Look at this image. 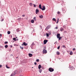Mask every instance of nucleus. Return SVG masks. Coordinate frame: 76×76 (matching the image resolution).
I'll return each mask as SVG.
<instances>
[{"mask_svg": "<svg viewBox=\"0 0 76 76\" xmlns=\"http://www.w3.org/2000/svg\"><path fill=\"white\" fill-rule=\"evenodd\" d=\"M49 71L50 72H53L54 70V68H49Z\"/></svg>", "mask_w": 76, "mask_h": 76, "instance_id": "f257e3e1", "label": "nucleus"}, {"mask_svg": "<svg viewBox=\"0 0 76 76\" xmlns=\"http://www.w3.org/2000/svg\"><path fill=\"white\" fill-rule=\"evenodd\" d=\"M63 13H65L66 12V8H64L62 10Z\"/></svg>", "mask_w": 76, "mask_h": 76, "instance_id": "f03ea898", "label": "nucleus"}, {"mask_svg": "<svg viewBox=\"0 0 76 76\" xmlns=\"http://www.w3.org/2000/svg\"><path fill=\"white\" fill-rule=\"evenodd\" d=\"M21 45H25V46H26L28 45V43H26L25 42H24L23 43V44Z\"/></svg>", "mask_w": 76, "mask_h": 76, "instance_id": "7ed1b4c3", "label": "nucleus"}, {"mask_svg": "<svg viewBox=\"0 0 76 76\" xmlns=\"http://www.w3.org/2000/svg\"><path fill=\"white\" fill-rule=\"evenodd\" d=\"M43 52L44 54H46V53H47V50H46L45 49H43Z\"/></svg>", "mask_w": 76, "mask_h": 76, "instance_id": "20e7f679", "label": "nucleus"}, {"mask_svg": "<svg viewBox=\"0 0 76 76\" xmlns=\"http://www.w3.org/2000/svg\"><path fill=\"white\" fill-rule=\"evenodd\" d=\"M16 72H13L12 74L10 76H14V75H16Z\"/></svg>", "mask_w": 76, "mask_h": 76, "instance_id": "39448f33", "label": "nucleus"}, {"mask_svg": "<svg viewBox=\"0 0 76 76\" xmlns=\"http://www.w3.org/2000/svg\"><path fill=\"white\" fill-rule=\"evenodd\" d=\"M42 9H41L42 10H45V7L44 6H42Z\"/></svg>", "mask_w": 76, "mask_h": 76, "instance_id": "423d86ee", "label": "nucleus"}, {"mask_svg": "<svg viewBox=\"0 0 76 76\" xmlns=\"http://www.w3.org/2000/svg\"><path fill=\"white\" fill-rule=\"evenodd\" d=\"M44 44H46L47 42H48V40H45L44 41Z\"/></svg>", "mask_w": 76, "mask_h": 76, "instance_id": "0eeeda50", "label": "nucleus"}, {"mask_svg": "<svg viewBox=\"0 0 76 76\" xmlns=\"http://www.w3.org/2000/svg\"><path fill=\"white\" fill-rule=\"evenodd\" d=\"M56 37H57V38H58L60 37V34H57V35L56 36Z\"/></svg>", "mask_w": 76, "mask_h": 76, "instance_id": "6e6552de", "label": "nucleus"}, {"mask_svg": "<svg viewBox=\"0 0 76 76\" xmlns=\"http://www.w3.org/2000/svg\"><path fill=\"white\" fill-rule=\"evenodd\" d=\"M36 14H38L39 12V10L38 9H36Z\"/></svg>", "mask_w": 76, "mask_h": 76, "instance_id": "1a4fd4ad", "label": "nucleus"}, {"mask_svg": "<svg viewBox=\"0 0 76 76\" xmlns=\"http://www.w3.org/2000/svg\"><path fill=\"white\" fill-rule=\"evenodd\" d=\"M28 56L30 57H32V54H31V53H29L28 54Z\"/></svg>", "mask_w": 76, "mask_h": 76, "instance_id": "9d476101", "label": "nucleus"}, {"mask_svg": "<svg viewBox=\"0 0 76 76\" xmlns=\"http://www.w3.org/2000/svg\"><path fill=\"white\" fill-rule=\"evenodd\" d=\"M39 7L40 9H42V7H41V4H40L39 5Z\"/></svg>", "mask_w": 76, "mask_h": 76, "instance_id": "9b49d317", "label": "nucleus"}, {"mask_svg": "<svg viewBox=\"0 0 76 76\" xmlns=\"http://www.w3.org/2000/svg\"><path fill=\"white\" fill-rule=\"evenodd\" d=\"M39 18L41 19H42V18H43V15H39Z\"/></svg>", "mask_w": 76, "mask_h": 76, "instance_id": "f8f14e48", "label": "nucleus"}, {"mask_svg": "<svg viewBox=\"0 0 76 76\" xmlns=\"http://www.w3.org/2000/svg\"><path fill=\"white\" fill-rule=\"evenodd\" d=\"M23 45H21V46H20V48H21V49H23Z\"/></svg>", "mask_w": 76, "mask_h": 76, "instance_id": "ddd939ff", "label": "nucleus"}, {"mask_svg": "<svg viewBox=\"0 0 76 76\" xmlns=\"http://www.w3.org/2000/svg\"><path fill=\"white\" fill-rule=\"evenodd\" d=\"M41 65H39V66H38V69H41Z\"/></svg>", "mask_w": 76, "mask_h": 76, "instance_id": "4468645a", "label": "nucleus"}, {"mask_svg": "<svg viewBox=\"0 0 76 76\" xmlns=\"http://www.w3.org/2000/svg\"><path fill=\"white\" fill-rule=\"evenodd\" d=\"M58 38H59L58 41H60V40L61 39V38H62V37H59Z\"/></svg>", "mask_w": 76, "mask_h": 76, "instance_id": "2eb2a0df", "label": "nucleus"}, {"mask_svg": "<svg viewBox=\"0 0 76 76\" xmlns=\"http://www.w3.org/2000/svg\"><path fill=\"white\" fill-rule=\"evenodd\" d=\"M71 70H75V68L74 67H72L71 68Z\"/></svg>", "mask_w": 76, "mask_h": 76, "instance_id": "dca6fc26", "label": "nucleus"}, {"mask_svg": "<svg viewBox=\"0 0 76 76\" xmlns=\"http://www.w3.org/2000/svg\"><path fill=\"white\" fill-rule=\"evenodd\" d=\"M70 55H72L73 54V52L72 51H70L69 53Z\"/></svg>", "mask_w": 76, "mask_h": 76, "instance_id": "f3484780", "label": "nucleus"}, {"mask_svg": "<svg viewBox=\"0 0 76 76\" xmlns=\"http://www.w3.org/2000/svg\"><path fill=\"white\" fill-rule=\"evenodd\" d=\"M53 20H54V21H55V22H56L57 21L55 18H53Z\"/></svg>", "mask_w": 76, "mask_h": 76, "instance_id": "a211bd4d", "label": "nucleus"}, {"mask_svg": "<svg viewBox=\"0 0 76 76\" xmlns=\"http://www.w3.org/2000/svg\"><path fill=\"white\" fill-rule=\"evenodd\" d=\"M61 31H63V28L61 27L60 28Z\"/></svg>", "mask_w": 76, "mask_h": 76, "instance_id": "6ab92c4d", "label": "nucleus"}, {"mask_svg": "<svg viewBox=\"0 0 76 76\" xmlns=\"http://www.w3.org/2000/svg\"><path fill=\"white\" fill-rule=\"evenodd\" d=\"M31 23H34V20H32L31 21Z\"/></svg>", "mask_w": 76, "mask_h": 76, "instance_id": "aec40b11", "label": "nucleus"}, {"mask_svg": "<svg viewBox=\"0 0 76 76\" xmlns=\"http://www.w3.org/2000/svg\"><path fill=\"white\" fill-rule=\"evenodd\" d=\"M57 55H59V54H60V52H57Z\"/></svg>", "mask_w": 76, "mask_h": 76, "instance_id": "412c9836", "label": "nucleus"}, {"mask_svg": "<svg viewBox=\"0 0 76 76\" xmlns=\"http://www.w3.org/2000/svg\"><path fill=\"white\" fill-rule=\"evenodd\" d=\"M33 19L34 20H36V17H35Z\"/></svg>", "mask_w": 76, "mask_h": 76, "instance_id": "4be33fe9", "label": "nucleus"}, {"mask_svg": "<svg viewBox=\"0 0 76 76\" xmlns=\"http://www.w3.org/2000/svg\"><path fill=\"white\" fill-rule=\"evenodd\" d=\"M29 4L30 6H32V3H29Z\"/></svg>", "mask_w": 76, "mask_h": 76, "instance_id": "5701e85b", "label": "nucleus"}, {"mask_svg": "<svg viewBox=\"0 0 76 76\" xmlns=\"http://www.w3.org/2000/svg\"><path fill=\"white\" fill-rule=\"evenodd\" d=\"M17 32H19V28H17L16 30Z\"/></svg>", "mask_w": 76, "mask_h": 76, "instance_id": "b1692460", "label": "nucleus"}, {"mask_svg": "<svg viewBox=\"0 0 76 76\" xmlns=\"http://www.w3.org/2000/svg\"><path fill=\"white\" fill-rule=\"evenodd\" d=\"M5 48H7L8 47V45H5Z\"/></svg>", "mask_w": 76, "mask_h": 76, "instance_id": "393cba45", "label": "nucleus"}, {"mask_svg": "<svg viewBox=\"0 0 76 76\" xmlns=\"http://www.w3.org/2000/svg\"><path fill=\"white\" fill-rule=\"evenodd\" d=\"M62 47L63 48H66V46H65V45H62Z\"/></svg>", "mask_w": 76, "mask_h": 76, "instance_id": "a878e982", "label": "nucleus"}, {"mask_svg": "<svg viewBox=\"0 0 76 76\" xmlns=\"http://www.w3.org/2000/svg\"><path fill=\"white\" fill-rule=\"evenodd\" d=\"M7 34H10V31H8Z\"/></svg>", "mask_w": 76, "mask_h": 76, "instance_id": "bb28decb", "label": "nucleus"}, {"mask_svg": "<svg viewBox=\"0 0 76 76\" xmlns=\"http://www.w3.org/2000/svg\"><path fill=\"white\" fill-rule=\"evenodd\" d=\"M35 45V44L34 42L32 43V44H31V46H32L33 45Z\"/></svg>", "mask_w": 76, "mask_h": 76, "instance_id": "cd10ccee", "label": "nucleus"}, {"mask_svg": "<svg viewBox=\"0 0 76 76\" xmlns=\"http://www.w3.org/2000/svg\"><path fill=\"white\" fill-rule=\"evenodd\" d=\"M6 67H7V69H10V67H8V66H7V65H6Z\"/></svg>", "mask_w": 76, "mask_h": 76, "instance_id": "c85d7f7f", "label": "nucleus"}, {"mask_svg": "<svg viewBox=\"0 0 76 76\" xmlns=\"http://www.w3.org/2000/svg\"><path fill=\"white\" fill-rule=\"evenodd\" d=\"M13 40H15V41H16L17 40H16V38H13Z\"/></svg>", "mask_w": 76, "mask_h": 76, "instance_id": "c756f323", "label": "nucleus"}, {"mask_svg": "<svg viewBox=\"0 0 76 76\" xmlns=\"http://www.w3.org/2000/svg\"><path fill=\"white\" fill-rule=\"evenodd\" d=\"M39 72H40V73H41L42 72V70L41 69H40L39 70Z\"/></svg>", "mask_w": 76, "mask_h": 76, "instance_id": "7c9ffc66", "label": "nucleus"}, {"mask_svg": "<svg viewBox=\"0 0 76 76\" xmlns=\"http://www.w3.org/2000/svg\"><path fill=\"white\" fill-rule=\"evenodd\" d=\"M60 45L59 46V47H58L57 48V49H58V50H59V49H60Z\"/></svg>", "mask_w": 76, "mask_h": 76, "instance_id": "2f4dec72", "label": "nucleus"}, {"mask_svg": "<svg viewBox=\"0 0 76 76\" xmlns=\"http://www.w3.org/2000/svg\"><path fill=\"white\" fill-rule=\"evenodd\" d=\"M46 35L47 37H49V34H46Z\"/></svg>", "mask_w": 76, "mask_h": 76, "instance_id": "473e14b6", "label": "nucleus"}, {"mask_svg": "<svg viewBox=\"0 0 76 76\" xmlns=\"http://www.w3.org/2000/svg\"><path fill=\"white\" fill-rule=\"evenodd\" d=\"M14 46H18V45H16V44H15L14 45Z\"/></svg>", "mask_w": 76, "mask_h": 76, "instance_id": "72a5a7b5", "label": "nucleus"}, {"mask_svg": "<svg viewBox=\"0 0 76 76\" xmlns=\"http://www.w3.org/2000/svg\"><path fill=\"white\" fill-rule=\"evenodd\" d=\"M34 5V7H36V5L35 4H33Z\"/></svg>", "mask_w": 76, "mask_h": 76, "instance_id": "f704fd0d", "label": "nucleus"}, {"mask_svg": "<svg viewBox=\"0 0 76 76\" xmlns=\"http://www.w3.org/2000/svg\"><path fill=\"white\" fill-rule=\"evenodd\" d=\"M64 34H65L66 33H67V31H64Z\"/></svg>", "mask_w": 76, "mask_h": 76, "instance_id": "c9c22d12", "label": "nucleus"}, {"mask_svg": "<svg viewBox=\"0 0 76 76\" xmlns=\"http://www.w3.org/2000/svg\"><path fill=\"white\" fill-rule=\"evenodd\" d=\"M4 43H5V44H7V43H8V42H4Z\"/></svg>", "mask_w": 76, "mask_h": 76, "instance_id": "e433bc0d", "label": "nucleus"}, {"mask_svg": "<svg viewBox=\"0 0 76 76\" xmlns=\"http://www.w3.org/2000/svg\"><path fill=\"white\" fill-rule=\"evenodd\" d=\"M57 13L58 14H60V12L59 11H58V12Z\"/></svg>", "mask_w": 76, "mask_h": 76, "instance_id": "4c0bfd02", "label": "nucleus"}, {"mask_svg": "<svg viewBox=\"0 0 76 76\" xmlns=\"http://www.w3.org/2000/svg\"><path fill=\"white\" fill-rule=\"evenodd\" d=\"M37 61V62L39 61V59H37V60H36Z\"/></svg>", "mask_w": 76, "mask_h": 76, "instance_id": "58836bf2", "label": "nucleus"}, {"mask_svg": "<svg viewBox=\"0 0 76 76\" xmlns=\"http://www.w3.org/2000/svg\"><path fill=\"white\" fill-rule=\"evenodd\" d=\"M4 20V19H2L1 20V22H3V21Z\"/></svg>", "mask_w": 76, "mask_h": 76, "instance_id": "ea45409f", "label": "nucleus"}, {"mask_svg": "<svg viewBox=\"0 0 76 76\" xmlns=\"http://www.w3.org/2000/svg\"><path fill=\"white\" fill-rule=\"evenodd\" d=\"M55 29H58V27H56L55 28Z\"/></svg>", "mask_w": 76, "mask_h": 76, "instance_id": "a19ab883", "label": "nucleus"}, {"mask_svg": "<svg viewBox=\"0 0 76 76\" xmlns=\"http://www.w3.org/2000/svg\"><path fill=\"white\" fill-rule=\"evenodd\" d=\"M21 19V18H19L18 19V20H19Z\"/></svg>", "mask_w": 76, "mask_h": 76, "instance_id": "79ce46f5", "label": "nucleus"}, {"mask_svg": "<svg viewBox=\"0 0 76 76\" xmlns=\"http://www.w3.org/2000/svg\"><path fill=\"white\" fill-rule=\"evenodd\" d=\"M75 48H74L73 49V51H75Z\"/></svg>", "mask_w": 76, "mask_h": 76, "instance_id": "37998d69", "label": "nucleus"}, {"mask_svg": "<svg viewBox=\"0 0 76 76\" xmlns=\"http://www.w3.org/2000/svg\"><path fill=\"white\" fill-rule=\"evenodd\" d=\"M34 64H35V65H37V63L34 62Z\"/></svg>", "mask_w": 76, "mask_h": 76, "instance_id": "c03bdc74", "label": "nucleus"}, {"mask_svg": "<svg viewBox=\"0 0 76 76\" xmlns=\"http://www.w3.org/2000/svg\"><path fill=\"white\" fill-rule=\"evenodd\" d=\"M59 20V19L58 18V20H57V21L58 22Z\"/></svg>", "mask_w": 76, "mask_h": 76, "instance_id": "a18cd8bd", "label": "nucleus"}, {"mask_svg": "<svg viewBox=\"0 0 76 76\" xmlns=\"http://www.w3.org/2000/svg\"><path fill=\"white\" fill-rule=\"evenodd\" d=\"M2 67V65H0V67Z\"/></svg>", "mask_w": 76, "mask_h": 76, "instance_id": "49530a36", "label": "nucleus"}, {"mask_svg": "<svg viewBox=\"0 0 76 76\" xmlns=\"http://www.w3.org/2000/svg\"><path fill=\"white\" fill-rule=\"evenodd\" d=\"M0 37H1V34H0Z\"/></svg>", "mask_w": 76, "mask_h": 76, "instance_id": "de8ad7c7", "label": "nucleus"}, {"mask_svg": "<svg viewBox=\"0 0 76 76\" xmlns=\"http://www.w3.org/2000/svg\"><path fill=\"white\" fill-rule=\"evenodd\" d=\"M44 49H46V47H44Z\"/></svg>", "mask_w": 76, "mask_h": 76, "instance_id": "09e8293b", "label": "nucleus"}, {"mask_svg": "<svg viewBox=\"0 0 76 76\" xmlns=\"http://www.w3.org/2000/svg\"><path fill=\"white\" fill-rule=\"evenodd\" d=\"M22 16H23V17L25 16V15H22Z\"/></svg>", "mask_w": 76, "mask_h": 76, "instance_id": "8fccbe9b", "label": "nucleus"}, {"mask_svg": "<svg viewBox=\"0 0 76 76\" xmlns=\"http://www.w3.org/2000/svg\"><path fill=\"white\" fill-rule=\"evenodd\" d=\"M10 47H12V45H11V46H10Z\"/></svg>", "mask_w": 76, "mask_h": 76, "instance_id": "3c124183", "label": "nucleus"}, {"mask_svg": "<svg viewBox=\"0 0 76 76\" xmlns=\"http://www.w3.org/2000/svg\"><path fill=\"white\" fill-rule=\"evenodd\" d=\"M62 3H64V2L63 1H62Z\"/></svg>", "mask_w": 76, "mask_h": 76, "instance_id": "603ef678", "label": "nucleus"}, {"mask_svg": "<svg viewBox=\"0 0 76 76\" xmlns=\"http://www.w3.org/2000/svg\"><path fill=\"white\" fill-rule=\"evenodd\" d=\"M58 21H57L56 22V23H58Z\"/></svg>", "mask_w": 76, "mask_h": 76, "instance_id": "864d4df0", "label": "nucleus"}, {"mask_svg": "<svg viewBox=\"0 0 76 76\" xmlns=\"http://www.w3.org/2000/svg\"><path fill=\"white\" fill-rule=\"evenodd\" d=\"M11 56H13V54H11Z\"/></svg>", "mask_w": 76, "mask_h": 76, "instance_id": "5fc2aeb1", "label": "nucleus"}, {"mask_svg": "<svg viewBox=\"0 0 76 76\" xmlns=\"http://www.w3.org/2000/svg\"><path fill=\"white\" fill-rule=\"evenodd\" d=\"M18 38V37H16V38Z\"/></svg>", "mask_w": 76, "mask_h": 76, "instance_id": "6e6d98bb", "label": "nucleus"}, {"mask_svg": "<svg viewBox=\"0 0 76 76\" xmlns=\"http://www.w3.org/2000/svg\"><path fill=\"white\" fill-rule=\"evenodd\" d=\"M45 30H46V31L47 30H46V29H45Z\"/></svg>", "mask_w": 76, "mask_h": 76, "instance_id": "4d7b16f0", "label": "nucleus"}, {"mask_svg": "<svg viewBox=\"0 0 76 76\" xmlns=\"http://www.w3.org/2000/svg\"><path fill=\"white\" fill-rule=\"evenodd\" d=\"M32 68H33V67H32Z\"/></svg>", "mask_w": 76, "mask_h": 76, "instance_id": "13d9d810", "label": "nucleus"}]
</instances>
